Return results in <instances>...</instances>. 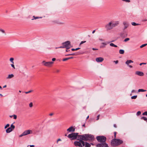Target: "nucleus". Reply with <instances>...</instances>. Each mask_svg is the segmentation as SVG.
I'll return each instance as SVG.
<instances>
[{"mask_svg":"<svg viewBox=\"0 0 147 147\" xmlns=\"http://www.w3.org/2000/svg\"><path fill=\"white\" fill-rule=\"evenodd\" d=\"M79 138L82 140L88 141L87 134L79 136Z\"/></svg>","mask_w":147,"mask_h":147,"instance_id":"nucleus-8","label":"nucleus"},{"mask_svg":"<svg viewBox=\"0 0 147 147\" xmlns=\"http://www.w3.org/2000/svg\"><path fill=\"white\" fill-rule=\"evenodd\" d=\"M78 134L77 133H73L69 134L67 137L71 140H75L76 139Z\"/></svg>","mask_w":147,"mask_h":147,"instance_id":"nucleus-4","label":"nucleus"},{"mask_svg":"<svg viewBox=\"0 0 147 147\" xmlns=\"http://www.w3.org/2000/svg\"><path fill=\"white\" fill-rule=\"evenodd\" d=\"M80 49V48H76L75 49L73 48V49H71V50L72 51H77L78 49Z\"/></svg>","mask_w":147,"mask_h":147,"instance_id":"nucleus-32","label":"nucleus"},{"mask_svg":"<svg viewBox=\"0 0 147 147\" xmlns=\"http://www.w3.org/2000/svg\"><path fill=\"white\" fill-rule=\"evenodd\" d=\"M13 58H10V61L13 64Z\"/></svg>","mask_w":147,"mask_h":147,"instance_id":"nucleus-36","label":"nucleus"},{"mask_svg":"<svg viewBox=\"0 0 147 147\" xmlns=\"http://www.w3.org/2000/svg\"><path fill=\"white\" fill-rule=\"evenodd\" d=\"M52 61H55L56 59L55 58H53L52 59Z\"/></svg>","mask_w":147,"mask_h":147,"instance_id":"nucleus-54","label":"nucleus"},{"mask_svg":"<svg viewBox=\"0 0 147 147\" xmlns=\"http://www.w3.org/2000/svg\"><path fill=\"white\" fill-rule=\"evenodd\" d=\"M33 17L34 18L33 19H32V20H33L34 19H37L41 18L42 17H35V16H33Z\"/></svg>","mask_w":147,"mask_h":147,"instance_id":"nucleus-22","label":"nucleus"},{"mask_svg":"<svg viewBox=\"0 0 147 147\" xmlns=\"http://www.w3.org/2000/svg\"><path fill=\"white\" fill-rule=\"evenodd\" d=\"M123 142L122 140L115 138L112 140L111 143L113 146H116L122 144Z\"/></svg>","mask_w":147,"mask_h":147,"instance_id":"nucleus-1","label":"nucleus"},{"mask_svg":"<svg viewBox=\"0 0 147 147\" xmlns=\"http://www.w3.org/2000/svg\"><path fill=\"white\" fill-rule=\"evenodd\" d=\"M10 117H13V119H16L17 118V116L16 115H13L12 116H10Z\"/></svg>","mask_w":147,"mask_h":147,"instance_id":"nucleus-29","label":"nucleus"},{"mask_svg":"<svg viewBox=\"0 0 147 147\" xmlns=\"http://www.w3.org/2000/svg\"><path fill=\"white\" fill-rule=\"evenodd\" d=\"M59 70H57V72H59Z\"/></svg>","mask_w":147,"mask_h":147,"instance_id":"nucleus-64","label":"nucleus"},{"mask_svg":"<svg viewBox=\"0 0 147 147\" xmlns=\"http://www.w3.org/2000/svg\"><path fill=\"white\" fill-rule=\"evenodd\" d=\"M123 24L124 26V29L125 30L129 26V24L127 22L125 21L123 22Z\"/></svg>","mask_w":147,"mask_h":147,"instance_id":"nucleus-18","label":"nucleus"},{"mask_svg":"<svg viewBox=\"0 0 147 147\" xmlns=\"http://www.w3.org/2000/svg\"><path fill=\"white\" fill-rule=\"evenodd\" d=\"M73 58V57H70L68 58H69V59H72Z\"/></svg>","mask_w":147,"mask_h":147,"instance_id":"nucleus-63","label":"nucleus"},{"mask_svg":"<svg viewBox=\"0 0 147 147\" xmlns=\"http://www.w3.org/2000/svg\"><path fill=\"white\" fill-rule=\"evenodd\" d=\"M146 63H140V65H143V64L146 65Z\"/></svg>","mask_w":147,"mask_h":147,"instance_id":"nucleus-50","label":"nucleus"},{"mask_svg":"<svg viewBox=\"0 0 147 147\" xmlns=\"http://www.w3.org/2000/svg\"><path fill=\"white\" fill-rule=\"evenodd\" d=\"M92 49L93 50H98V49L94 48H93Z\"/></svg>","mask_w":147,"mask_h":147,"instance_id":"nucleus-55","label":"nucleus"},{"mask_svg":"<svg viewBox=\"0 0 147 147\" xmlns=\"http://www.w3.org/2000/svg\"><path fill=\"white\" fill-rule=\"evenodd\" d=\"M142 115H147V111H145L143 113Z\"/></svg>","mask_w":147,"mask_h":147,"instance_id":"nucleus-42","label":"nucleus"},{"mask_svg":"<svg viewBox=\"0 0 147 147\" xmlns=\"http://www.w3.org/2000/svg\"><path fill=\"white\" fill-rule=\"evenodd\" d=\"M25 136V135L24 134V132H23L21 135H20L19 136V137H21L23 136Z\"/></svg>","mask_w":147,"mask_h":147,"instance_id":"nucleus-45","label":"nucleus"},{"mask_svg":"<svg viewBox=\"0 0 147 147\" xmlns=\"http://www.w3.org/2000/svg\"><path fill=\"white\" fill-rule=\"evenodd\" d=\"M30 147H34V145H30Z\"/></svg>","mask_w":147,"mask_h":147,"instance_id":"nucleus-57","label":"nucleus"},{"mask_svg":"<svg viewBox=\"0 0 147 147\" xmlns=\"http://www.w3.org/2000/svg\"><path fill=\"white\" fill-rule=\"evenodd\" d=\"M104 60V58L102 57H99L96 59V61L97 62H102Z\"/></svg>","mask_w":147,"mask_h":147,"instance_id":"nucleus-15","label":"nucleus"},{"mask_svg":"<svg viewBox=\"0 0 147 147\" xmlns=\"http://www.w3.org/2000/svg\"><path fill=\"white\" fill-rule=\"evenodd\" d=\"M113 126L115 128H116L117 127V126L116 124H114Z\"/></svg>","mask_w":147,"mask_h":147,"instance_id":"nucleus-58","label":"nucleus"},{"mask_svg":"<svg viewBox=\"0 0 147 147\" xmlns=\"http://www.w3.org/2000/svg\"><path fill=\"white\" fill-rule=\"evenodd\" d=\"M68 49H66V52H68V51H69V50H68Z\"/></svg>","mask_w":147,"mask_h":147,"instance_id":"nucleus-60","label":"nucleus"},{"mask_svg":"<svg viewBox=\"0 0 147 147\" xmlns=\"http://www.w3.org/2000/svg\"><path fill=\"white\" fill-rule=\"evenodd\" d=\"M95 30H94L92 32V33L94 34L95 32Z\"/></svg>","mask_w":147,"mask_h":147,"instance_id":"nucleus-59","label":"nucleus"},{"mask_svg":"<svg viewBox=\"0 0 147 147\" xmlns=\"http://www.w3.org/2000/svg\"><path fill=\"white\" fill-rule=\"evenodd\" d=\"M131 24L133 26H136V25H139L138 24H136V23L135 22H132L131 23Z\"/></svg>","mask_w":147,"mask_h":147,"instance_id":"nucleus-33","label":"nucleus"},{"mask_svg":"<svg viewBox=\"0 0 147 147\" xmlns=\"http://www.w3.org/2000/svg\"><path fill=\"white\" fill-rule=\"evenodd\" d=\"M10 127L11 128V129L13 130L14 129V128H15V126L14 125H13V124H12L11 125Z\"/></svg>","mask_w":147,"mask_h":147,"instance_id":"nucleus-27","label":"nucleus"},{"mask_svg":"<svg viewBox=\"0 0 147 147\" xmlns=\"http://www.w3.org/2000/svg\"><path fill=\"white\" fill-rule=\"evenodd\" d=\"M81 140H79L78 141H75L74 142V144L76 146H79L82 147V146L81 144Z\"/></svg>","mask_w":147,"mask_h":147,"instance_id":"nucleus-11","label":"nucleus"},{"mask_svg":"<svg viewBox=\"0 0 147 147\" xmlns=\"http://www.w3.org/2000/svg\"><path fill=\"white\" fill-rule=\"evenodd\" d=\"M42 63L44 66L50 67L53 64L54 62L52 61L46 62L45 61H43L42 62Z\"/></svg>","mask_w":147,"mask_h":147,"instance_id":"nucleus-5","label":"nucleus"},{"mask_svg":"<svg viewBox=\"0 0 147 147\" xmlns=\"http://www.w3.org/2000/svg\"><path fill=\"white\" fill-rule=\"evenodd\" d=\"M76 55V54L75 53H72V54H68V55H67V56L70 55Z\"/></svg>","mask_w":147,"mask_h":147,"instance_id":"nucleus-47","label":"nucleus"},{"mask_svg":"<svg viewBox=\"0 0 147 147\" xmlns=\"http://www.w3.org/2000/svg\"><path fill=\"white\" fill-rule=\"evenodd\" d=\"M130 40L129 38H127L124 39V41L125 42H126L127 41L129 40Z\"/></svg>","mask_w":147,"mask_h":147,"instance_id":"nucleus-35","label":"nucleus"},{"mask_svg":"<svg viewBox=\"0 0 147 147\" xmlns=\"http://www.w3.org/2000/svg\"><path fill=\"white\" fill-rule=\"evenodd\" d=\"M113 27L114 28L117 26L119 24V21H110Z\"/></svg>","mask_w":147,"mask_h":147,"instance_id":"nucleus-9","label":"nucleus"},{"mask_svg":"<svg viewBox=\"0 0 147 147\" xmlns=\"http://www.w3.org/2000/svg\"><path fill=\"white\" fill-rule=\"evenodd\" d=\"M105 28L107 30H111L113 28L110 21L105 25Z\"/></svg>","mask_w":147,"mask_h":147,"instance_id":"nucleus-6","label":"nucleus"},{"mask_svg":"<svg viewBox=\"0 0 147 147\" xmlns=\"http://www.w3.org/2000/svg\"><path fill=\"white\" fill-rule=\"evenodd\" d=\"M96 145L97 147H109L107 143L105 142H101Z\"/></svg>","mask_w":147,"mask_h":147,"instance_id":"nucleus-7","label":"nucleus"},{"mask_svg":"<svg viewBox=\"0 0 147 147\" xmlns=\"http://www.w3.org/2000/svg\"><path fill=\"white\" fill-rule=\"evenodd\" d=\"M69 59V58H65L63 59V61H66L68 59Z\"/></svg>","mask_w":147,"mask_h":147,"instance_id":"nucleus-43","label":"nucleus"},{"mask_svg":"<svg viewBox=\"0 0 147 147\" xmlns=\"http://www.w3.org/2000/svg\"><path fill=\"white\" fill-rule=\"evenodd\" d=\"M100 115H98L97 116V119H96V120H98L99 119V117H100Z\"/></svg>","mask_w":147,"mask_h":147,"instance_id":"nucleus-46","label":"nucleus"},{"mask_svg":"<svg viewBox=\"0 0 147 147\" xmlns=\"http://www.w3.org/2000/svg\"><path fill=\"white\" fill-rule=\"evenodd\" d=\"M32 91H33V90H30L29 91L25 92V93L26 94H28V93H30V92H32Z\"/></svg>","mask_w":147,"mask_h":147,"instance_id":"nucleus-41","label":"nucleus"},{"mask_svg":"<svg viewBox=\"0 0 147 147\" xmlns=\"http://www.w3.org/2000/svg\"><path fill=\"white\" fill-rule=\"evenodd\" d=\"M141 119L144 120V121H147V118H146V117H141Z\"/></svg>","mask_w":147,"mask_h":147,"instance_id":"nucleus-30","label":"nucleus"},{"mask_svg":"<svg viewBox=\"0 0 147 147\" xmlns=\"http://www.w3.org/2000/svg\"><path fill=\"white\" fill-rule=\"evenodd\" d=\"M61 139H60V138H59L57 140V144L58 143V142L59 141H61Z\"/></svg>","mask_w":147,"mask_h":147,"instance_id":"nucleus-48","label":"nucleus"},{"mask_svg":"<svg viewBox=\"0 0 147 147\" xmlns=\"http://www.w3.org/2000/svg\"><path fill=\"white\" fill-rule=\"evenodd\" d=\"M7 86L6 85H5V86H3V88H5Z\"/></svg>","mask_w":147,"mask_h":147,"instance_id":"nucleus-62","label":"nucleus"},{"mask_svg":"<svg viewBox=\"0 0 147 147\" xmlns=\"http://www.w3.org/2000/svg\"><path fill=\"white\" fill-rule=\"evenodd\" d=\"M29 107H32L33 106L32 103V102H31L29 104Z\"/></svg>","mask_w":147,"mask_h":147,"instance_id":"nucleus-44","label":"nucleus"},{"mask_svg":"<svg viewBox=\"0 0 147 147\" xmlns=\"http://www.w3.org/2000/svg\"><path fill=\"white\" fill-rule=\"evenodd\" d=\"M23 132L25 136H26L30 134H32V131L31 130H28L25 131Z\"/></svg>","mask_w":147,"mask_h":147,"instance_id":"nucleus-14","label":"nucleus"},{"mask_svg":"<svg viewBox=\"0 0 147 147\" xmlns=\"http://www.w3.org/2000/svg\"><path fill=\"white\" fill-rule=\"evenodd\" d=\"M141 114V112L140 111H138L137 113V115H140Z\"/></svg>","mask_w":147,"mask_h":147,"instance_id":"nucleus-39","label":"nucleus"},{"mask_svg":"<svg viewBox=\"0 0 147 147\" xmlns=\"http://www.w3.org/2000/svg\"><path fill=\"white\" fill-rule=\"evenodd\" d=\"M53 115V114L52 113H50V114H49V115H50V116H52V115Z\"/></svg>","mask_w":147,"mask_h":147,"instance_id":"nucleus-61","label":"nucleus"},{"mask_svg":"<svg viewBox=\"0 0 147 147\" xmlns=\"http://www.w3.org/2000/svg\"><path fill=\"white\" fill-rule=\"evenodd\" d=\"M114 138H116V132H114Z\"/></svg>","mask_w":147,"mask_h":147,"instance_id":"nucleus-52","label":"nucleus"},{"mask_svg":"<svg viewBox=\"0 0 147 147\" xmlns=\"http://www.w3.org/2000/svg\"><path fill=\"white\" fill-rule=\"evenodd\" d=\"M109 43V42H104L101 43V45L100 46V48H104L106 47V46L107 44Z\"/></svg>","mask_w":147,"mask_h":147,"instance_id":"nucleus-13","label":"nucleus"},{"mask_svg":"<svg viewBox=\"0 0 147 147\" xmlns=\"http://www.w3.org/2000/svg\"><path fill=\"white\" fill-rule=\"evenodd\" d=\"M91 146V145L88 142H86L85 144V146L86 147H90Z\"/></svg>","mask_w":147,"mask_h":147,"instance_id":"nucleus-25","label":"nucleus"},{"mask_svg":"<svg viewBox=\"0 0 147 147\" xmlns=\"http://www.w3.org/2000/svg\"><path fill=\"white\" fill-rule=\"evenodd\" d=\"M146 90H144L143 89H139L138 90V92H146Z\"/></svg>","mask_w":147,"mask_h":147,"instance_id":"nucleus-26","label":"nucleus"},{"mask_svg":"<svg viewBox=\"0 0 147 147\" xmlns=\"http://www.w3.org/2000/svg\"><path fill=\"white\" fill-rule=\"evenodd\" d=\"M113 27L114 28L117 26L119 24V21H110Z\"/></svg>","mask_w":147,"mask_h":147,"instance_id":"nucleus-10","label":"nucleus"},{"mask_svg":"<svg viewBox=\"0 0 147 147\" xmlns=\"http://www.w3.org/2000/svg\"><path fill=\"white\" fill-rule=\"evenodd\" d=\"M14 75L13 74H9L7 77V79H10L14 77Z\"/></svg>","mask_w":147,"mask_h":147,"instance_id":"nucleus-20","label":"nucleus"},{"mask_svg":"<svg viewBox=\"0 0 147 147\" xmlns=\"http://www.w3.org/2000/svg\"><path fill=\"white\" fill-rule=\"evenodd\" d=\"M9 124H7L5 126L4 128L5 129L6 128H7V127H9Z\"/></svg>","mask_w":147,"mask_h":147,"instance_id":"nucleus-37","label":"nucleus"},{"mask_svg":"<svg viewBox=\"0 0 147 147\" xmlns=\"http://www.w3.org/2000/svg\"><path fill=\"white\" fill-rule=\"evenodd\" d=\"M110 46H111V47H117V45H114L113 43H110Z\"/></svg>","mask_w":147,"mask_h":147,"instance_id":"nucleus-23","label":"nucleus"},{"mask_svg":"<svg viewBox=\"0 0 147 147\" xmlns=\"http://www.w3.org/2000/svg\"><path fill=\"white\" fill-rule=\"evenodd\" d=\"M0 31L2 33H5V31L3 30L0 28Z\"/></svg>","mask_w":147,"mask_h":147,"instance_id":"nucleus-38","label":"nucleus"},{"mask_svg":"<svg viewBox=\"0 0 147 147\" xmlns=\"http://www.w3.org/2000/svg\"><path fill=\"white\" fill-rule=\"evenodd\" d=\"M129 67L131 68L133 67L131 65H129L128 66Z\"/></svg>","mask_w":147,"mask_h":147,"instance_id":"nucleus-56","label":"nucleus"},{"mask_svg":"<svg viewBox=\"0 0 147 147\" xmlns=\"http://www.w3.org/2000/svg\"><path fill=\"white\" fill-rule=\"evenodd\" d=\"M11 66L14 69H15V67L13 63L12 64H11Z\"/></svg>","mask_w":147,"mask_h":147,"instance_id":"nucleus-49","label":"nucleus"},{"mask_svg":"<svg viewBox=\"0 0 147 147\" xmlns=\"http://www.w3.org/2000/svg\"><path fill=\"white\" fill-rule=\"evenodd\" d=\"M114 62H115L116 64H117L118 63V61L117 60L116 61H114Z\"/></svg>","mask_w":147,"mask_h":147,"instance_id":"nucleus-53","label":"nucleus"},{"mask_svg":"<svg viewBox=\"0 0 147 147\" xmlns=\"http://www.w3.org/2000/svg\"><path fill=\"white\" fill-rule=\"evenodd\" d=\"M122 1H125L126 2H130V0H122Z\"/></svg>","mask_w":147,"mask_h":147,"instance_id":"nucleus-40","label":"nucleus"},{"mask_svg":"<svg viewBox=\"0 0 147 147\" xmlns=\"http://www.w3.org/2000/svg\"><path fill=\"white\" fill-rule=\"evenodd\" d=\"M137 97V95L134 96H132V97H131V98L132 99H135Z\"/></svg>","mask_w":147,"mask_h":147,"instance_id":"nucleus-34","label":"nucleus"},{"mask_svg":"<svg viewBox=\"0 0 147 147\" xmlns=\"http://www.w3.org/2000/svg\"><path fill=\"white\" fill-rule=\"evenodd\" d=\"M75 130V129L73 127L71 126L67 129V131L68 132H74Z\"/></svg>","mask_w":147,"mask_h":147,"instance_id":"nucleus-16","label":"nucleus"},{"mask_svg":"<svg viewBox=\"0 0 147 147\" xmlns=\"http://www.w3.org/2000/svg\"><path fill=\"white\" fill-rule=\"evenodd\" d=\"M12 131L11 128L9 127L6 130V132L7 133H9Z\"/></svg>","mask_w":147,"mask_h":147,"instance_id":"nucleus-21","label":"nucleus"},{"mask_svg":"<svg viewBox=\"0 0 147 147\" xmlns=\"http://www.w3.org/2000/svg\"><path fill=\"white\" fill-rule=\"evenodd\" d=\"M135 74H136L140 76H143L144 75V73L140 71H136V72Z\"/></svg>","mask_w":147,"mask_h":147,"instance_id":"nucleus-17","label":"nucleus"},{"mask_svg":"<svg viewBox=\"0 0 147 147\" xmlns=\"http://www.w3.org/2000/svg\"><path fill=\"white\" fill-rule=\"evenodd\" d=\"M124 53V51L122 49H120L119 51V53L120 54H123Z\"/></svg>","mask_w":147,"mask_h":147,"instance_id":"nucleus-24","label":"nucleus"},{"mask_svg":"<svg viewBox=\"0 0 147 147\" xmlns=\"http://www.w3.org/2000/svg\"><path fill=\"white\" fill-rule=\"evenodd\" d=\"M86 42V41H82L81 43H80V45H81V44H82L83 43H85V42Z\"/></svg>","mask_w":147,"mask_h":147,"instance_id":"nucleus-51","label":"nucleus"},{"mask_svg":"<svg viewBox=\"0 0 147 147\" xmlns=\"http://www.w3.org/2000/svg\"><path fill=\"white\" fill-rule=\"evenodd\" d=\"M88 141H92L94 139V136L91 134H87Z\"/></svg>","mask_w":147,"mask_h":147,"instance_id":"nucleus-12","label":"nucleus"},{"mask_svg":"<svg viewBox=\"0 0 147 147\" xmlns=\"http://www.w3.org/2000/svg\"><path fill=\"white\" fill-rule=\"evenodd\" d=\"M147 45V44H143V45H141L140 47V48H142L146 46Z\"/></svg>","mask_w":147,"mask_h":147,"instance_id":"nucleus-31","label":"nucleus"},{"mask_svg":"<svg viewBox=\"0 0 147 147\" xmlns=\"http://www.w3.org/2000/svg\"><path fill=\"white\" fill-rule=\"evenodd\" d=\"M62 45V46L59 47L58 48H65L66 49H69L72 47L70 44V42L69 41H67L63 43Z\"/></svg>","mask_w":147,"mask_h":147,"instance_id":"nucleus-2","label":"nucleus"},{"mask_svg":"<svg viewBox=\"0 0 147 147\" xmlns=\"http://www.w3.org/2000/svg\"><path fill=\"white\" fill-rule=\"evenodd\" d=\"M97 141L100 142H105L106 140V137L103 136H99L96 137Z\"/></svg>","mask_w":147,"mask_h":147,"instance_id":"nucleus-3","label":"nucleus"},{"mask_svg":"<svg viewBox=\"0 0 147 147\" xmlns=\"http://www.w3.org/2000/svg\"><path fill=\"white\" fill-rule=\"evenodd\" d=\"M81 141V144H82V147L83 146H85V142H84L82 140H81L80 141Z\"/></svg>","mask_w":147,"mask_h":147,"instance_id":"nucleus-28","label":"nucleus"},{"mask_svg":"<svg viewBox=\"0 0 147 147\" xmlns=\"http://www.w3.org/2000/svg\"><path fill=\"white\" fill-rule=\"evenodd\" d=\"M133 61H132V60H127L126 62H125V64L126 65H127V66H128L129 65V64L131 63H133Z\"/></svg>","mask_w":147,"mask_h":147,"instance_id":"nucleus-19","label":"nucleus"}]
</instances>
